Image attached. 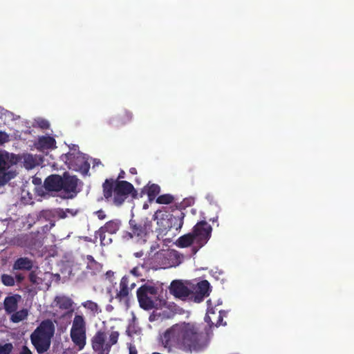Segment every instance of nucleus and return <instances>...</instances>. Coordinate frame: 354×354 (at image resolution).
I'll return each instance as SVG.
<instances>
[{"mask_svg":"<svg viewBox=\"0 0 354 354\" xmlns=\"http://www.w3.org/2000/svg\"><path fill=\"white\" fill-rule=\"evenodd\" d=\"M159 342L167 352L180 350L185 353L199 352L207 345V338L196 324L182 322L167 328L160 335Z\"/></svg>","mask_w":354,"mask_h":354,"instance_id":"f257e3e1","label":"nucleus"},{"mask_svg":"<svg viewBox=\"0 0 354 354\" xmlns=\"http://www.w3.org/2000/svg\"><path fill=\"white\" fill-rule=\"evenodd\" d=\"M124 178V171L120 170L116 179L106 178L102 184L105 200L117 207L121 206L129 196L133 198L138 196V192L133 185L128 181L121 180Z\"/></svg>","mask_w":354,"mask_h":354,"instance_id":"f03ea898","label":"nucleus"},{"mask_svg":"<svg viewBox=\"0 0 354 354\" xmlns=\"http://www.w3.org/2000/svg\"><path fill=\"white\" fill-rule=\"evenodd\" d=\"M129 231H124L122 239L125 241L133 240L136 243L145 244L153 233L152 221L149 218H131L129 221Z\"/></svg>","mask_w":354,"mask_h":354,"instance_id":"7ed1b4c3","label":"nucleus"},{"mask_svg":"<svg viewBox=\"0 0 354 354\" xmlns=\"http://www.w3.org/2000/svg\"><path fill=\"white\" fill-rule=\"evenodd\" d=\"M119 335L118 331H111L108 336L105 331L97 330L91 339L93 350L97 354H109L111 347L117 344Z\"/></svg>","mask_w":354,"mask_h":354,"instance_id":"20e7f679","label":"nucleus"},{"mask_svg":"<svg viewBox=\"0 0 354 354\" xmlns=\"http://www.w3.org/2000/svg\"><path fill=\"white\" fill-rule=\"evenodd\" d=\"M62 161L68 166L69 169L79 171L83 175L88 174L90 169V163L85 156L80 152H73L63 154L61 156Z\"/></svg>","mask_w":354,"mask_h":354,"instance_id":"39448f33","label":"nucleus"},{"mask_svg":"<svg viewBox=\"0 0 354 354\" xmlns=\"http://www.w3.org/2000/svg\"><path fill=\"white\" fill-rule=\"evenodd\" d=\"M158 288L154 286L145 283L141 286L136 292L137 298L141 308L149 310L155 308V302L152 297L158 295Z\"/></svg>","mask_w":354,"mask_h":354,"instance_id":"423d86ee","label":"nucleus"},{"mask_svg":"<svg viewBox=\"0 0 354 354\" xmlns=\"http://www.w3.org/2000/svg\"><path fill=\"white\" fill-rule=\"evenodd\" d=\"M62 190L65 194V198H73L80 192L78 188L79 184L82 183L80 180L75 176H71L67 172L63 174Z\"/></svg>","mask_w":354,"mask_h":354,"instance_id":"0eeeda50","label":"nucleus"},{"mask_svg":"<svg viewBox=\"0 0 354 354\" xmlns=\"http://www.w3.org/2000/svg\"><path fill=\"white\" fill-rule=\"evenodd\" d=\"M212 232V226L205 221L198 222L193 227L192 233L196 242L201 247L203 246L209 240Z\"/></svg>","mask_w":354,"mask_h":354,"instance_id":"6e6552de","label":"nucleus"},{"mask_svg":"<svg viewBox=\"0 0 354 354\" xmlns=\"http://www.w3.org/2000/svg\"><path fill=\"white\" fill-rule=\"evenodd\" d=\"M152 218L156 221L157 237H163L171 230V223L169 221V213L165 211L157 210L153 215Z\"/></svg>","mask_w":354,"mask_h":354,"instance_id":"1a4fd4ad","label":"nucleus"},{"mask_svg":"<svg viewBox=\"0 0 354 354\" xmlns=\"http://www.w3.org/2000/svg\"><path fill=\"white\" fill-rule=\"evenodd\" d=\"M169 292L176 298L191 301L192 290L180 281L175 280L171 283Z\"/></svg>","mask_w":354,"mask_h":354,"instance_id":"9d476101","label":"nucleus"},{"mask_svg":"<svg viewBox=\"0 0 354 354\" xmlns=\"http://www.w3.org/2000/svg\"><path fill=\"white\" fill-rule=\"evenodd\" d=\"M210 292V283L207 280H203L197 283L195 291H192L191 301L200 303L209 295Z\"/></svg>","mask_w":354,"mask_h":354,"instance_id":"9b49d317","label":"nucleus"},{"mask_svg":"<svg viewBox=\"0 0 354 354\" xmlns=\"http://www.w3.org/2000/svg\"><path fill=\"white\" fill-rule=\"evenodd\" d=\"M130 283V276L125 275L122 277L120 281L119 290H117L115 299L120 302H124L128 304L130 299L131 292L129 290V286Z\"/></svg>","mask_w":354,"mask_h":354,"instance_id":"f8f14e48","label":"nucleus"},{"mask_svg":"<svg viewBox=\"0 0 354 354\" xmlns=\"http://www.w3.org/2000/svg\"><path fill=\"white\" fill-rule=\"evenodd\" d=\"M226 315V312L223 310H219L216 313L214 308H209L207 310L206 315L205 317V321L210 326H219L221 325L225 326L226 322L223 323V317Z\"/></svg>","mask_w":354,"mask_h":354,"instance_id":"ddd939ff","label":"nucleus"},{"mask_svg":"<svg viewBox=\"0 0 354 354\" xmlns=\"http://www.w3.org/2000/svg\"><path fill=\"white\" fill-rule=\"evenodd\" d=\"M55 333V326L51 320L42 321L32 334L51 339Z\"/></svg>","mask_w":354,"mask_h":354,"instance_id":"4468645a","label":"nucleus"},{"mask_svg":"<svg viewBox=\"0 0 354 354\" xmlns=\"http://www.w3.org/2000/svg\"><path fill=\"white\" fill-rule=\"evenodd\" d=\"M30 339L39 354H43L46 352L50 346L51 339L32 333L30 335Z\"/></svg>","mask_w":354,"mask_h":354,"instance_id":"2eb2a0df","label":"nucleus"},{"mask_svg":"<svg viewBox=\"0 0 354 354\" xmlns=\"http://www.w3.org/2000/svg\"><path fill=\"white\" fill-rule=\"evenodd\" d=\"M63 176L58 174H52L48 176L44 183V187L48 192L62 191Z\"/></svg>","mask_w":354,"mask_h":354,"instance_id":"dca6fc26","label":"nucleus"},{"mask_svg":"<svg viewBox=\"0 0 354 354\" xmlns=\"http://www.w3.org/2000/svg\"><path fill=\"white\" fill-rule=\"evenodd\" d=\"M132 119V113L127 110H124L121 113H118L115 117L110 118L108 123L119 128L129 123Z\"/></svg>","mask_w":354,"mask_h":354,"instance_id":"f3484780","label":"nucleus"},{"mask_svg":"<svg viewBox=\"0 0 354 354\" xmlns=\"http://www.w3.org/2000/svg\"><path fill=\"white\" fill-rule=\"evenodd\" d=\"M36 148L41 151L45 150L53 149L56 148V140L54 138L49 136H42L39 137L35 143Z\"/></svg>","mask_w":354,"mask_h":354,"instance_id":"a211bd4d","label":"nucleus"},{"mask_svg":"<svg viewBox=\"0 0 354 354\" xmlns=\"http://www.w3.org/2000/svg\"><path fill=\"white\" fill-rule=\"evenodd\" d=\"M153 268L157 269L167 268L171 266L167 253L165 251H160L156 253L153 259Z\"/></svg>","mask_w":354,"mask_h":354,"instance_id":"6ab92c4d","label":"nucleus"},{"mask_svg":"<svg viewBox=\"0 0 354 354\" xmlns=\"http://www.w3.org/2000/svg\"><path fill=\"white\" fill-rule=\"evenodd\" d=\"M120 225L121 221L120 220H111L100 227L98 232H101V234L103 235L102 239H104V232H107L110 234H115L119 230Z\"/></svg>","mask_w":354,"mask_h":354,"instance_id":"aec40b11","label":"nucleus"},{"mask_svg":"<svg viewBox=\"0 0 354 354\" xmlns=\"http://www.w3.org/2000/svg\"><path fill=\"white\" fill-rule=\"evenodd\" d=\"M72 342L78 347V350H82L86 342V331H70Z\"/></svg>","mask_w":354,"mask_h":354,"instance_id":"412c9836","label":"nucleus"},{"mask_svg":"<svg viewBox=\"0 0 354 354\" xmlns=\"http://www.w3.org/2000/svg\"><path fill=\"white\" fill-rule=\"evenodd\" d=\"M184 217L185 214L181 210L177 211L175 214H169V221L171 224L170 225L171 230H180L183 225Z\"/></svg>","mask_w":354,"mask_h":354,"instance_id":"4be33fe9","label":"nucleus"},{"mask_svg":"<svg viewBox=\"0 0 354 354\" xmlns=\"http://www.w3.org/2000/svg\"><path fill=\"white\" fill-rule=\"evenodd\" d=\"M142 193H146L148 196V200L149 202H152L154 201L157 196L160 192V187L155 183H148L146 186L144 187L142 190Z\"/></svg>","mask_w":354,"mask_h":354,"instance_id":"5701e85b","label":"nucleus"},{"mask_svg":"<svg viewBox=\"0 0 354 354\" xmlns=\"http://www.w3.org/2000/svg\"><path fill=\"white\" fill-rule=\"evenodd\" d=\"M16 176V170L10 169V167L0 169V187L5 185L10 180L15 178Z\"/></svg>","mask_w":354,"mask_h":354,"instance_id":"b1692460","label":"nucleus"},{"mask_svg":"<svg viewBox=\"0 0 354 354\" xmlns=\"http://www.w3.org/2000/svg\"><path fill=\"white\" fill-rule=\"evenodd\" d=\"M32 261L27 257H20L17 259L13 265L14 270H30L32 268Z\"/></svg>","mask_w":354,"mask_h":354,"instance_id":"393cba45","label":"nucleus"},{"mask_svg":"<svg viewBox=\"0 0 354 354\" xmlns=\"http://www.w3.org/2000/svg\"><path fill=\"white\" fill-rule=\"evenodd\" d=\"M55 305L62 310H69L72 308L73 301L66 296H57L54 300Z\"/></svg>","mask_w":354,"mask_h":354,"instance_id":"a878e982","label":"nucleus"},{"mask_svg":"<svg viewBox=\"0 0 354 354\" xmlns=\"http://www.w3.org/2000/svg\"><path fill=\"white\" fill-rule=\"evenodd\" d=\"M86 259V270L91 274H95L101 269L100 264L97 262L93 256L87 255Z\"/></svg>","mask_w":354,"mask_h":354,"instance_id":"bb28decb","label":"nucleus"},{"mask_svg":"<svg viewBox=\"0 0 354 354\" xmlns=\"http://www.w3.org/2000/svg\"><path fill=\"white\" fill-rule=\"evenodd\" d=\"M86 331V322L82 315H75L71 331Z\"/></svg>","mask_w":354,"mask_h":354,"instance_id":"cd10ccee","label":"nucleus"},{"mask_svg":"<svg viewBox=\"0 0 354 354\" xmlns=\"http://www.w3.org/2000/svg\"><path fill=\"white\" fill-rule=\"evenodd\" d=\"M196 239L192 232L181 236L177 241V245L180 248H186L191 245Z\"/></svg>","mask_w":354,"mask_h":354,"instance_id":"c85d7f7f","label":"nucleus"},{"mask_svg":"<svg viewBox=\"0 0 354 354\" xmlns=\"http://www.w3.org/2000/svg\"><path fill=\"white\" fill-rule=\"evenodd\" d=\"M23 164L26 169H32L39 165L36 156L32 154H26L24 156Z\"/></svg>","mask_w":354,"mask_h":354,"instance_id":"c756f323","label":"nucleus"},{"mask_svg":"<svg viewBox=\"0 0 354 354\" xmlns=\"http://www.w3.org/2000/svg\"><path fill=\"white\" fill-rule=\"evenodd\" d=\"M17 299L11 296L6 297L4 300V308L8 313H12L17 310Z\"/></svg>","mask_w":354,"mask_h":354,"instance_id":"7c9ffc66","label":"nucleus"},{"mask_svg":"<svg viewBox=\"0 0 354 354\" xmlns=\"http://www.w3.org/2000/svg\"><path fill=\"white\" fill-rule=\"evenodd\" d=\"M174 200V197L171 194H165L158 196L156 199V201L158 204L167 205L173 203Z\"/></svg>","mask_w":354,"mask_h":354,"instance_id":"2f4dec72","label":"nucleus"},{"mask_svg":"<svg viewBox=\"0 0 354 354\" xmlns=\"http://www.w3.org/2000/svg\"><path fill=\"white\" fill-rule=\"evenodd\" d=\"M55 216L54 212L52 210L46 209L42 210L39 214V219H44V221H50L51 218Z\"/></svg>","mask_w":354,"mask_h":354,"instance_id":"473e14b6","label":"nucleus"},{"mask_svg":"<svg viewBox=\"0 0 354 354\" xmlns=\"http://www.w3.org/2000/svg\"><path fill=\"white\" fill-rule=\"evenodd\" d=\"M27 316V313L24 310H20L18 312H16L14 313L11 317V320L17 323L22 320H24L26 317Z\"/></svg>","mask_w":354,"mask_h":354,"instance_id":"72a5a7b5","label":"nucleus"},{"mask_svg":"<svg viewBox=\"0 0 354 354\" xmlns=\"http://www.w3.org/2000/svg\"><path fill=\"white\" fill-rule=\"evenodd\" d=\"M1 281L3 285L7 286H12L15 285L14 278L9 274H3L1 275Z\"/></svg>","mask_w":354,"mask_h":354,"instance_id":"f704fd0d","label":"nucleus"},{"mask_svg":"<svg viewBox=\"0 0 354 354\" xmlns=\"http://www.w3.org/2000/svg\"><path fill=\"white\" fill-rule=\"evenodd\" d=\"M99 236L100 240V243L102 245H106L110 244L112 242V239L110 237H106V232H104V239H102L103 235L101 234V232H98V230L95 232V237Z\"/></svg>","mask_w":354,"mask_h":354,"instance_id":"c9c22d12","label":"nucleus"},{"mask_svg":"<svg viewBox=\"0 0 354 354\" xmlns=\"http://www.w3.org/2000/svg\"><path fill=\"white\" fill-rule=\"evenodd\" d=\"M13 348L11 343H6L4 345H0V354H10Z\"/></svg>","mask_w":354,"mask_h":354,"instance_id":"e433bc0d","label":"nucleus"},{"mask_svg":"<svg viewBox=\"0 0 354 354\" xmlns=\"http://www.w3.org/2000/svg\"><path fill=\"white\" fill-rule=\"evenodd\" d=\"M37 124L41 129H48L50 127L48 121L44 119H39L37 120Z\"/></svg>","mask_w":354,"mask_h":354,"instance_id":"4c0bfd02","label":"nucleus"},{"mask_svg":"<svg viewBox=\"0 0 354 354\" xmlns=\"http://www.w3.org/2000/svg\"><path fill=\"white\" fill-rule=\"evenodd\" d=\"M54 214L55 216H57L59 218L63 219L67 217L66 209L64 210L63 209L59 208L55 210Z\"/></svg>","mask_w":354,"mask_h":354,"instance_id":"58836bf2","label":"nucleus"},{"mask_svg":"<svg viewBox=\"0 0 354 354\" xmlns=\"http://www.w3.org/2000/svg\"><path fill=\"white\" fill-rule=\"evenodd\" d=\"M39 277L37 276L35 272L32 271L29 274V280L33 284H39Z\"/></svg>","mask_w":354,"mask_h":354,"instance_id":"ea45409f","label":"nucleus"},{"mask_svg":"<svg viewBox=\"0 0 354 354\" xmlns=\"http://www.w3.org/2000/svg\"><path fill=\"white\" fill-rule=\"evenodd\" d=\"M84 306L86 308H88L91 309V310H95L97 308V305L96 303L91 301H87L84 304Z\"/></svg>","mask_w":354,"mask_h":354,"instance_id":"a19ab883","label":"nucleus"},{"mask_svg":"<svg viewBox=\"0 0 354 354\" xmlns=\"http://www.w3.org/2000/svg\"><path fill=\"white\" fill-rule=\"evenodd\" d=\"M8 141V135L6 132L0 131V145Z\"/></svg>","mask_w":354,"mask_h":354,"instance_id":"79ce46f5","label":"nucleus"},{"mask_svg":"<svg viewBox=\"0 0 354 354\" xmlns=\"http://www.w3.org/2000/svg\"><path fill=\"white\" fill-rule=\"evenodd\" d=\"M8 167H10L8 163L6 162L3 156L0 154V169H5Z\"/></svg>","mask_w":354,"mask_h":354,"instance_id":"37998d69","label":"nucleus"},{"mask_svg":"<svg viewBox=\"0 0 354 354\" xmlns=\"http://www.w3.org/2000/svg\"><path fill=\"white\" fill-rule=\"evenodd\" d=\"M95 214L97 216L100 220H104L106 218V214L102 209H99L95 212Z\"/></svg>","mask_w":354,"mask_h":354,"instance_id":"c03bdc74","label":"nucleus"},{"mask_svg":"<svg viewBox=\"0 0 354 354\" xmlns=\"http://www.w3.org/2000/svg\"><path fill=\"white\" fill-rule=\"evenodd\" d=\"M19 354H32V352L26 346H24Z\"/></svg>","mask_w":354,"mask_h":354,"instance_id":"a18cd8bd","label":"nucleus"},{"mask_svg":"<svg viewBox=\"0 0 354 354\" xmlns=\"http://www.w3.org/2000/svg\"><path fill=\"white\" fill-rule=\"evenodd\" d=\"M130 273L132 274L135 277H139L140 276V274L139 272V269L137 267L133 268L131 270Z\"/></svg>","mask_w":354,"mask_h":354,"instance_id":"49530a36","label":"nucleus"},{"mask_svg":"<svg viewBox=\"0 0 354 354\" xmlns=\"http://www.w3.org/2000/svg\"><path fill=\"white\" fill-rule=\"evenodd\" d=\"M129 354H138L137 349L135 346H130L129 347Z\"/></svg>","mask_w":354,"mask_h":354,"instance_id":"de8ad7c7","label":"nucleus"},{"mask_svg":"<svg viewBox=\"0 0 354 354\" xmlns=\"http://www.w3.org/2000/svg\"><path fill=\"white\" fill-rule=\"evenodd\" d=\"M66 214H71V216H75L77 213V210H74L73 209H66Z\"/></svg>","mask_w":354,"mask_h":354,"instance_id":"09e8293b","label":"nucleus"},{"mask_svg":"<svg viewBox=\"0 0 354 354\" xmlns=\"http://www.w3.org/2000/svg\"><path fill=\"white\" fill-rule=\"evenodd\" d=\"M136 284L135 282L133 281H131V279H130V283H129V290L130 292H131V290L133 289H134V288L136 287Z\"/></svg>","mask_w":354,"mask_h":354,"instance_id":"8fccbe9b","label":"nucleus"},{"mask_svg":"<svg viewBox=\"0 0 354 354\" xmlns=\"http://www.w3.org/2000/svg\"><path fill=\"white\" fill-rule=\"evenodd\" d=\"M32 183H33L34 185H39V184H41V180L40 178L35 177L32 179Z\"/></svg>","mask_w":354,"mask_h":354,"instance_id":"3c124183","label":"nucleus"},{"mask_svg":"<svg viewBox=\"0 0 354 354\" xmlns=\"http://www.w3.org/2000/svg\"><path fill=\"white\" fill-rule=\"evenodd\" d=\"M143 254H144V252H143V251H142V250H140V251H139V252H135V253H134V256H135L136 257H137V258H140V257H142V256H143Z\"/></svg>","mask_w":354,"mask_h":354,"instance_id":"603ef678","label":"nucleus"},{"mask_svg":"<svg viewBox=\"0 0 354 354\" xmlns=\"http://www.w3.org/2000/svg\"><path fill=\"white\" fill-rule=\"evenodd\" d=\"M24 276L21 274L16 275V279L18 282L22 281L24 280Z\"/></svg>","mask_w":354,"mask_h":354,"instance_id":"864d4df0","label":"nucleus"},{"mask_svg":"<svg viewBox=\"0 0 354 354\" xmlns=\"http://www.w3.org/2000/svg\"><path fill=\"white\" fill-rule=\"evenodd\" d=\"M129 172H130L131 174L134 175V174H137V170H136V169L135 167H131V168H130V169H129Z\"/></svg>","mask_w":354,"mask_h":354,"instance_id":"5fc2aeb1","label":"nucleus"}]
</instances>
